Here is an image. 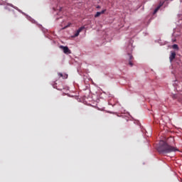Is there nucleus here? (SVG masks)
I'll use <instances>...</instances> for the list:
<instances>
[{
	"instance_id": "9b49d317",
	"label": "nucleus",
	"mask_w": 182,
	"mask_h": 182,
	"mask_svg": "<svg viewBox=\"0 0 182 182\" xmlns=\"http://www.w3.org/2000/svg\"><path fill=\"white\" fill-rule=\"evenodd\" d=\"M63 78H64V79H67V78H68V75H65Z\"/></svg>"
},
{
	"instance_id": "0eeeda50",
	"label": "nucleus",
	"mask_w": 182,
	"mask_h": 182,
	"mask_svg": "<svg viewBox=\"0 0 182 182\" xmlns=\"http://www.w3.org/2000/svg\"><path fill=\"white\" fill-rule=\"evenodd\" d=\"M172 48H173V49H176V50H178V45H177V44H173L172 46Z\"/></svg>"
},
{
	"instance_id": "423d86ee",
	"label": "nucleus",
	"mask_w": 182,
	"mask_h": 182,
	"mask_svg": "<svg viewBox=\"0 0 182 182\" xmlns=\"http://www.w3.org/2000/svg\"><path fill=\"white\" fill-rule=\"evenodd\" d=\"M128 59H129V65L131 66H133V63L132 62V60L133 59V55L132 54L128 53Z\"/></svg>"
},
{
	"instance_id": "f03ea898",
	"label": "nucleus",
	"mask_w": 182,
	"mask_h": 182,
	"mask_svg": "<svg viewBox=\"0 0 182 182\" xmlns=\"http://www.w3.org/2000/svg\"><path fill=\"white\" fill-rule=\"evenodd\" d=\"M60 49H62L63 50V52L69 55L70 53H71L70 50H69V48L68 46H60Z\"/></svg>"
},
{
	"instance_id": "f257e3e1",
	"label": "nucleus",
	"mask_w": 182,
	"mask_h": 182,
	"mask_svg": "<svg viewBox=\"0 0 182 182\" xmlns=\"http://www.w3.org/2000/svg\"><path fill=\"white\" fill-rule=\"evenodd\" d=\"M157 151L161 154H168V153L178 151V149L169 145L164 141H161L159 142V146L157 148Z\"/></svg>"
},
{
	"instance_id": "20e7f679",
	"label": "nucleus",
	"mask_w": 182,
	"mask_h": 182,
	"mask_svg": "<svg viewBox=\"0 0 182 182\" xmlns=\"http://www.w3.org/2000/svg\"><path fill=\"white\" fill-rule=\"evenodd\" d=\"M83 29H85V26H82L80 27L75 33L74 35V38L77 37V36L80 33V32H82V31H83Z\"/></svg>"
},
{
	"instance_id": "7ed1b4c3",
	"label": "nucleus",
	"mask_w": 182,
	"mask_h": 182,
	"mask_svg": "<svg viewBox=\"0 0 182 182\" xmlns=\"http://www.w3.org/2000/svg\"><path fill=\"white\" fill-rule=\"evenodd\" d=\"M176 59V52H171V55L169 56L170 62H173Z\"/></svg>"
},
{
	"instance_id": "9d476101",
	"label": "nucleus",
	"mask_w": 182,
	"mask_h": 182,
	"mask_svg": "<svg viewBox=\"0 0 182 182\" xmlns=\"http://www.w3.org/2000/svg\"><path fill=\"white\" fill-rule=\"evenodd\" d=\"M100 6H97V9H100Z\"/></svg>"
},
{
	"instance_id": "1a4fd4ad",
	"label": "nucleus",
	"mask_w": 182,
	"mask_h": 182,
	"mask_svg": "<svg viewBox=\"0 0 182 182\" xmlns=\"http://www.w3.org/2000/svg\"><path fill=\"white\" fill-rule=\"evenodd\" d=\"M58 76H60V77H63V74L59 73H58Z\"/></svg>"
},
{
	"instance_id": "39448f33",
	"label": "nucleus",
	"mask_w": 182,
	"mask_h": 182,
	"mask_svg": "<svg viewBox=\"0 0 182 182\" xmlns=\"http://www.w3.org/2000/svg\"><path fill=\"white\" fill-rule=\"evenodd\" d=\"M106 12V9L102 10V11H97L95 15V18H99L101 15H103Z\"/></svg>"
},
{
	"instance_id": "6e6552de",
	"label": "nucleus",
	"mask_w": 182,
	"mask_h": 182,
	"mask_svg": "<svg viewBox=\"0 0 182 182\" xmlns=\"http://www.w3.org/2000/svg\"><path fill=\"white\" fill-rule=\"evenodd\" d=\"M160 8H161V5L159 6L154 11V14H156L159 9H160Z\"/></svg>"
}]
</instances>
